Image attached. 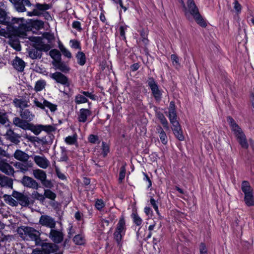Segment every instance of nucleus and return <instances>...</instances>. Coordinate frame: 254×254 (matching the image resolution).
I'll use <instances>...</instances> for the list:
<instances>
[{"instance_id": "nucleus-1", "label": "nucleus", "mask_w": 254, "mask_h": 254, "mask_svg": "<svg viewBox=\"0 0 254 254\" xmlns=\"http://www.w3.org/2000/svg\"><path fill=\"white\" fill-rule=\"evenodd\" d=\"M181 1L186 18L189 20L190 17L191 15L199 26L202 28H206L207 26V21L200 13L198 8L196 6L194 0H187V7L186 6L183 0H181Z\"/></svg>"}, {"instance_id": "nucleus-2", "label": "nucleus", "mask_w": 254, "mask_h": 254, "mask_svg": "<svg viewBox=\"0 0 254 254\" xmlns=\"http://www.w3.org/2000/svg\"><path fill=\"white\" fill-rule=\"evenodd\" d=\"M227 120L242 148L246 149H248L249 145L246 136L241 127L236 123L235 120L231 116H228Z\"/></svg>"}, {"instance_id": "nucleus-3", "label": "nucleus", "mask_w": 254, "mask_h": 254, "mask_svg": "<svg viewBox=\"0 0 254 254\" xmlns=\"http://www.w3.org/2000/svg\"><path fill=\"white\" fill-rule=\"evenodd\" d=\"M34 8L32 11H28L27 15L29 16H40L42 15L46 20H49L51 18V16L49 12L46 10L50 9L52 7V5L46 3H40L37 2L33 5Z\"/></svg>"}, {"instance_id": "nucleus-4", "label": "nucleus", "mask_w": 254, "mask_h": 254, "mask_svg": "<svg viewBox=\"0 0 254 254\" xmlns=\"http://www.w3.org/2000/svg\"><path fill=\"white\" fill-rule=\"evenodd\" d=\"M241 190L244 194V201L246 206H254V190L248 181H243L241 184Z\"/></svg>"}, {"instance_id": "nucleus-5", "label": "nucleus", "mask_w": 254, "mask_h": 254, "mask_svg": "<svg viewBox=\"0 0 254 254\" xmlns=\"http://www.w3.org/2000/svg\"><path fill=\"white\" fill-rule=\"evenodd\" d=\"M168 117L172 125V129L175 137L179 141H183L185 137L182 127L179 122L177 113L168 114Z\"/></svg>"}, {"instance_id": "nucleus-6", "label": "nucleus", "mask_w": 254, "mask_h": 254, "mask_svg": "<svg viewBox=\"0 0 254 254\" xmlns=\"http://www.w3.org/2000/svg\"><path fill=\"white\" fill-rule=\"evenodd\" d=\"M126 230L125 216L122 215L119 218L115 232L114 233V239L120 247L122 246V241L126 234Z\"/></svg>"}, {"instance_id": "nucleus-7", "label": "nucleus", "mask_w": 254, "mask_h": 254, "mask_svg": "<svg viewBox=\"0 0 254 254\" xmlns=\"http://www.w3.org/2000/svg\"><path fill=\"white\" fill-rule=\"evenodd\" d=\"M27 28L26 24L20 23L18 26L7 25L6 30L9 38H17L26 36Z\"/></svg>"}, {"instance_id": "nucleus-8", "label": "nucleus", "mask_w": 254, "mask_h": 254, "mask_svg": "<svg viewBox=\"0 0 254 254\" xmlns=\"http://www.w3.org/2000/svg\"><path fill=\"white\" fill-rule=\"evenodd\" d=\"M147 84L151 91V95L156 102H159L162 98V91L159 88V85L153 77H149Z\"/></svg>"}, {"instance_id": "nucleus-9", "label": "nucleus", "mask_w": 254, "mask_h": 254, "mask_svg": "<svg viewBox=\"0 0 254 254\" xmlns=\"http://www.w3.org/2000/svg\"><path fill=\"white\" fill-rule=\"evenodd\" d=\"M24 234L28 236L30 240L34 241L36 246L40 244L42 240L40 238V233L35 228L29 226H23L20 228Z\"/></svg>"}, {"instance_id": "nucleus-10", "label": "nucleus", "mask_w": 254, "mask_h": 254, "mask_svg": "<svg viewBox=\"0 0 254 254\" xmlns=\"http://www.w3.org/2000/svg\"><path fill=\"white\" fill-rule=\"evenodd\" d=\"M80 93L82 95L78 94L75 96L74 102L76 104L79 105L86 103H88L89 105L91 104V103L89 101L86 97L92 100H96L97 96L91 92L81 90Z\"/></svg>"}, {"instance_id": "nucleus-11", "label": "nucleus", "mask_w": 254, "mask_h": 254, "mask_svg": "<svg viewBox=\"0 0 254 254\" xmlns=\"http://www.w3.org/2000/svg\"><path fill=\"white\" fill-rule=\"evenodd\" d=\"M38 246L41 247L40 254H50L57 252L59 250V246L54 243H46L41 241Z\"/></svg>"}, {"instance_id": "nucleus-12", "label": "nucleus", "mask_w": 254, "mask_h": 254, "mask_svg": "<svg viewBox=\"0 0 254 254\" xmlns=\"http://www.w3.org/2000/svg\"><path fill=\"white\" fill-rule=\"evenodd\" d=\"M50 76L57 83H60L64 87H69L70 85L68 78L61 72L56 71L51 73Z\"/></svg>"}, {"instance_id": "nucleus-13", "label": "nucleus", "mask_w": 254, "mask_h": 254, "mask_svg": "<svg viewBox=\"0 0 254 254\" xmlns=\"http://www.w3.org/2000/svg\"><path fill=\"white\" fill-rule=\"evenodd\" d=\"M21 183L25 187L33 190H37L39 188H41V186L36 180L27 176L23 177Z\"/></svg>"}, {"instance_id": "nucleus-14", "label": "nucleus", "mask_w": 254, "mask_h": 254, "mask_svg": "<svg viewBox=\"0 0 254 254\" xmlns=\"http://www.w3.org/2000/svg\"><path fill=\"white\" fill-rule=\"evenodd\" d=\"M64 235L61 231L55 228L51 229L49 237L54 244L57 245L61 243L64 240Z\"/></svg>"}, {"instance_id": "nucleus-15", "label": "nucleus", "mask_w": 254, "mask_h": 254, "mask_svg": "<svg viewBox=\"0 0 254 254\" xmlns=\"http://www.w3.org/2000/svg\"><path fill=\"white\" fill-rule=\"evenodd\" d=\"M39 223L40 225L50 229L55 228L56 221L51 216L47 215H42L39 219Z\"/></svg>"}, {"instance_id": "nucleus-16", "label": "nucleus", "mask_w": 254, "mask_h": 254, "mask_svg": "<svg viewBox=\"0 0 254 254\" xmlns=\"http://www.w3.org/2000/svg\"><path fill=\"white\" fill-rule=\"evenodd\" d=\"M0 171L7 175H13L14 173L13 167L4 160H0Z\"/></svg>"}, {"instance_id": "nucleus-17", "label": "nucleus", "mask_w": 254, "mask_h": 254, "mask_svg": "<svg viewBox=\"0 0 254 254\" xmlns=\"http://www.w3.org/2000/svg\"><path fill=\"white\" fill-rule=\"evenodd\" d=\"M7 139L15 144H18L20 142V135L15 133L13 130L9 129L6 133Z\"/></svg>"}, {"instance_id": "nucleus-18", "label": "nucleus", "mask_w": 254, "mask_h": 254, "mask_svg": "<svg viewBox=\"0 0 254 254\" xmlns=\"http://www.w3.org/2000/svg\"><path fill=\"white\" fill-rule=\"evenodd\" d=\"M52 64L57 69L65 73H68L70 69V67L61 61V59L54 61L52 62Z\"/></svg>"}, {"instance_id": "nucleus-19", "label": "nucleus", "mask_w": 254, "mask_h": 254, "mask_svg": "<svg viewBox=\"0 0 254 254\" xmlns=\"http://www.w3.org/2000/svg\"><path fill=\"white\" fill-rule=\"evenodd\" d=\"M92 112L90 110L85 108L80 109L77 118L78 122L85 123L87 121V117L90 116Z\"/></svg>"}, {"instance_id": "nucleus-20", "label": "nucleus", "mask_w": 254, "mask_h": 254, "mask_svg": "<svg viewBox=\"0 0 254 254\" xmlns=\"http://www.w3.org/2000/svg\"><path fill=\"white\" fill-rule=\"evenodd\" d=\"M13 124L16 127H19L24 130H27L30 126V123L19 117H14L13 119Z\"/></svg>"}, {"instance_id": "nucleus-21", "label": "nucleus", "mask_w": 254, "mask_h": 254, "mask_svg": "<svg viewBox=\"0 0 254 254\" xmlns=\"http://www.w3.org/2000/svg\"><path fill=\"white\" fill-rule=\"evenodd\" d=\"M34 161L38 166L43 169H46L49 165V161L44 157L35 155Z\"/></svg>"}, {"instance_id": "nucleus-22", "label": "nucleus", "mask_w": 254, "mask_h": 254, "mask_svg": "<svg viewBox=\"0 0 254 254\" xmlns=\"http://www.w3.org/2000/svg\"><path fill=\"white\" fill-rule=\"evenodd\" d=\"M12 65L16 70L22 72L25 67V63L23 60L16 56L12 62Z\"/></svg>"}, {"instance_id": "nucleus-23", "label": "nucleus", "mask_w": 254, "mask_h": 254, "mask_svg": "<svg viewBox=\"0 0 254 254\" xmlns=\"http://www.w3.org/2000/svg\"><path fill=\"white\" fill-rule=\"evenodd\" d=\"M0 186L2 188L12 189L13 180L11 178L0 174Z\"/></svg>"}, {"instance_id": "nucleus-24", "label": "nucleus", "mask_w": 254, "mask_h": 254, "mask_svg": "<svg viewBox=\"0 0 254 254\" xmlns=\"http://www.w3.org/2000/svg\"><path fill=\"white\" fill-rule=\"evenodd\" d=\"M14 157L21 162H27L29 156L26 153L21 150L17 149L14 153Z\"/></svg>"}, {"instance_id": "nucleus-25", "label": "nucleus", "mask_w": 254, "mask_h": 254, "mask_svg": "<svg viewBox=\"0 0 254 254\" xmlns=\"http://www.w3.org/2000/svg\"><path fill=\"white\" fill-rule=\"evenodd\" d=\"M20 115L21 118L26 121L27 123L32 121L34 118V115L29 109L20 110Z\"/></svg>"}, {"instance_id": "nucleus-26", "label": "nucleus", "mask_w": 254, "mask_h": 254, "mask_svg": "<svg viewBox=\"0 0 254 254\" xmlns=\"http://www.w3.org/2000/svg\"><path fill=\"white\" fill-rule=\"evenodd\" d=\"M155 115L156 118L159 120L160 123L162 125L164 128L166 130H169V124L164 114L160 111H156L155 112Z\"/></svg>"}, {"instance_id": "nucleus-27", "label": "nucleus", "mask_w": 254, "mask_h": 254, "mask_svg": "<svg viewBox=\"0 0 254 254\" xmlns=\"http://www.w3.org/2000/svg\"><path fill=\"white\" fill-rule=\"evenodd\" d=\"M33 175L34 177L41 182L45 178H47V174L46 172L41 169H35L33 171Z\"/></svg>"}, {"instance_id": "nucleus-28", "label": "nucleus", "mask_w": 254, "mask_h": 254, "mask_svg": "<svg viewBox=\"0 0 254 254\" xmlns=\"http://www.w3.org/2000/svg\"><path fill=\"white\" fill-rule=\"evenodd\" d=\"M14 166L20 170V171L24 173L28 171L29 168L32 167V164H29L28 161L21 162H16Z\"/></svg>"}, {"instance_id": "nucleus-29", "label": "nucleus", "mask_w": 254, "mask_h": 254, "mask_svg": "<svg viewBox=\"0 0 254 254\" xmlns=\"http://www.w3.org/2000/svg\"><path fill=\"white\" fill-rule=\"evenodd\" d=\"M77 64L80 66H83L86 63V57L85 53L81 51H78L75 55Z\"/></svg>"}, {"instance_id": "nucleus-30", "label": "nucleus", "mask_w": 254, "mask_h": 254, "mask_svg": "<svg viewBox=\"0 0 254 254\" xmlns=\"http://www.w3.org/2000/svg\"><path fill=\"white\" fill-rule=\"evenodd\" d=\"M9 1L14 4L15 8L18 12H24L26 9L24 6L22 0H9Z\"/></svg>"}, {"instance_id": "nucleus-31", "label": "nucleus", "mask_w": 254, "mask_h": 254, "mask_svg": "<svg viewBox=\"0 0 254 254\" xmlns=\"http://www.w3.org/2000/svg\"><path fill=\"white\" fill-rule=\"evenodd\" d=\"M157 133L159 134V136L162 143L164 145H166L168 142L166 132L164 131L162 127L159 126L157 127Z\"/></svg>"}, {"instance_id": "nucleus-32", "label": "nucleus", "mask_w": 254, "mask_h": 254, "mask_svg": "<svg viewBox=\"0 0 254 254\" xmlns=\"http://www.w3.org/2000/svg\"><path fill=\"white\" fill-rule=\"evenodd\" d=\"M13 103L15 106L19 108L20 110H24L25 108L29 107L28 102L25 100L15 98L13 100Z\"/></svg>"}, {"instance_id": "nucleus-33", "label": "nucleus", "mask_w": 254, "mask_h": 254, "mask_svg": "<svg viewBox=\"0 0 254 254\" xmlns=\"http://www.w3.org/2000/svg\"><path fill=\"white\" fill-rule=\"evenodd\" d=\"M9 45L16 51H20L21 49V45L17 38H9Z\"/></svg>"}, {"instance_id": "nucleus-34", "label": "nucleus", "mask_w": 254, "mask_h": 254, "mask_svg": "<svg viewBox=\"0 0 254 254\" xmlns=\"http://www.w3.org/2000/svg\"><path fill=\"white\" fill-rule=\"evenodd\" d=\"M9 16L7 15L6 12L3 9L0 8V24L5 25L8 23Z\"/></svg>"}, {"instance_id": "nucleus-35", "label": "nucleus", "mask_w": 254, "mask_h": 254, "mask_svg": "<svg viewBox=\"0 0 254 254\" xmlns=\"http://www.w3.org/2000/svg\"><path fill=\"white\" fill-rule=\"evenodd\" d=\"M42 131H44L48 133L49 134V137L51 138V137H54V135L51 133L53 132H54L56 130V127L55 126L52 125H42Z\"/></svg>"}, {"instance_id": "nucleus-36", "label": "nucleus", "mask_w": 254, "mask_h": 254, "mask_svg": "<svg viewBox=\"0 0 254 254\" xmlns=\"http://www.w3.org/2000/svg\"><path fill=\"white\" fill-rule=\"evenodd\" d=\"M29 55L33 60L40 59L42 57V54L40 50L35 48L29 51Z\"/></svg>"}, {"instance_id": "nucleus-37", "label": "nucleus", "mask_w": 254, "mask_h": 254, "mask_svg": "<svg viewBox=\"0 0 254 254\" xmlns=\"http://www.w3.org/2000/svg\"><path fill=\"white\" fill-rule=\"evenodd\" d=\"M126 166L127 163L126 162H124L122 166L120 168L119 177L118 179L119 183H122L123 181L125 179L126 173Z\"/></svg>"}, {"instance_id": "nucleus-38", "label": "nucleus", "mask_w": 254, "mask_h": 254, "mask_svg": "<svg viewBox=\"0 0 254 254\" xmlns=\"http://www.w3.org/2000/svg\"><path fill=\"white\" fill-rule=\"evenodd\" d=\"M131 218L132 219L133 223L136 226H140L142 223V219L139 216L136 212H133L131 214Z\"/></svg>"}, {"instance_id": "nucleus-39", "label": "nucleus", "mask_w": 254, "mask_h": 254, "mask_svg": "<svg viewBox=\"0 0 254 254\" xmlns=\"http://www.w3.org/2000/svg\"><path fill=\"white\" fill-rule=\"evenodd\" d=\"M42 125H34L32 124H30V126L27 130H31L35 135H38L42 131V127H41Z\"/></svg>"}, {"instance_id": "nucleus-40", "label": "nucleus", "mask_w": 254, "mask_h": 254, "mask_svg": "<svg viewBox=\"0 0 254 254\" xmlns=\"http://www.w3.org/2000/svg\"><path fill=\"white\" fill-rule=\"evenodd\" d=\"M24 18L13 17L11 19L9 17V20H7L8 23H6L5 25L6 26H7V25H14L15 24H17L19 25L20 23H24Z\"/></svg>"}, {"instance_id": "nucleus-41", "label": "nucleus", "mask_w": 254, "mask_h": 254, "mask_svg": "<svg viewBox=\"0 0 254 254\" xmlns=\"http://www.w3.org/2000/svg\"><path fill=\"white\" fill-rule=\"evenodd\" d=\"M69 45L72 49L81 51V44L80 42L77 39H71L69 41Z\"/></svg>"}, {"instance_id": "nucleus-42", "label": "nucleus", "mask_w": 254, "mask_h": 254, "mask_svg": "<svg viewBox=\"0 0 254 254\" xmlns=\"http://www.w3.org/2000/svg\"><path fill=\"white\" fill-rule=\"evenodd\" d=\"M49 55L54 61L60 60L61 59V54L57 49H52L49 52Z\"/></svg>"}, {"instance_id": "nucleus-43", "label": "nucleus", "mask_w": 254, "mask_h": 254, "mask_svg": "<svg viewBox=\"0 0 254 254\" xmlns=\"http://www.w3.org/2000/svg\"><path fill=\"white\" fill-rule=\"evenodd\" d=\"M44 193L45 199L47 198L52 200H55L57 197V194L52 191L51 189H45Z\"/></svg>"}, {"instance_id": "nucleus-44", "label": "nucleus", "mask_w": 254, "mask_h": 254, "mask_svg": "<svg viewBox=\"0 0 254 254\" xmlns=\"http://www.w3.org/2000/svg\"><path fill=\"white\" fill-rule=\"evenodd\" d=\"M173 66L175 67L176 69H178L181 66V64L179 62V58L176 54H172L170 57Z\"/></svg>"}, {"instance_id": "nucleus-45", "label": "nucleus", "mask_w": 254, "mask_h": 254, "mask_svg": "<svg viewBox=\"0 0 254 254\" xmlns=\"http://www.w3.org/2000/svg\"><path fill=\"white\" fill-rule=\"evenodd\" d=\"M19 203L22 206H28L30 204L29 197L24 194L21 196L18 201Z\"/></svg>"}, {"instance_id": "nucleus-46", "label": "nucleus", "mask_w": 254, "mask_h": 254, "mask_svg": "<svg viewBox=\"0 0 254 254\" xmlns=\"http://www.w3.org/2000/svg\"><path fill=\"white\" fill-rule=\"evenodd\" d=\"M110 146L106 142L103 141L102 143V155L103 157L105 158L110 152Z\"/></svg>"}, {"instance_id": "nucleus-47", "label": "nucleus", "mask_w": 254, "mask_h": 254, "mask_svg": "<svg viewBox=\"0 0 254 254\" xmlns=\"http://www.w3.org/2000/svg\"><path fill=\"white\" fill-rule=\"evenodd\" d=\"M73 242L76 245H82L84 244L85 240L81 235L78 234L73 237Z\"/></svg>"}, {"instance_id": "nucleus-48", "label": "nucleus", "mask_w": 254, "mask_h": 254, "mask_svg": "<svg viewBox=\"0 0 254 254\" xmlns=\"http://www.w3.org/2000/svg\"><path fill=\"white\" fill-rule=\"evenodd\" d=\"M128 26L124 24V25L120 26L119 28V32L120 36L123 40H126V32L127 30Z\"/></svg>"}, {"instance_id": "nucleus-49", "label": "nucleus", "mask_w": 254, "mask_h": 254, "mask_svg": "<svg viewBox=\"0 0 254 254\" xmlns=\"http://www.w3.org/2000/svg\"><path fill=\"white\" fill-rule=\"evenodd\" d=\"M46 82L44 80H38L35 83L34 90L36 92L42 91L45 87Z\"/></svg>"}, {"instance_id": "nucleus-50", "label": "nucleus", "mask_w": 254, "mask_h": 254, "mask_svg": "<svg viewBox=\"0 0 254 254\" xmlns=\"http://www.w3.org/2000/svg\"><path fill=\"white\" fill-rule=\"evenodd\" d=\"M105 206V203L102 199L95 200V207L99 211H101Z\"/></svg>"}, {"instance_id": "nucleus-51", "label": "nucleus", "mask_w": 254, "mask_h": 254, "mask_svg": "<svg viewBox=\"0 0 254 254\" xmlns=\"http://www.w3.org/2000/svg\"><path fill=\"white\" fill-rule=\"evenodd\" d=\"M88 140L90 143L92 144H99L100 142L99 136L93 134H90L88 136Z\"/></svg>"}, {"instance_id": "nucleus-52", "label": "nucleus", "mask_w": 254, "mask_h": 254, "mask_svg": "<svg viewBox=\"0 0 254 254\" xmlns=\"http://www.w3.org/2000/svg\"><path fill=\"white\" fill-rule=\"evenodd\" d=\"M45 107L49 108L51 112H54L57 110V105L44 99Z\"/></svg>"}, {"instance_id": "nucleus-53", "label": "nucleus", "mask_w": 254, "mask_h": 254, "mask_svg": "<svg viewBox=\"0 0 254 254\" xmlns=\"http://www.w3.org/2000/svg\"><path fill=\"white\" fill-rule=\"evenodd\" d=\"M65 142L69 145H73L77 142L76 135L73 136H68L65 138Z\"/></svg>"}, {"instance_id": "nucleus-54", "label": "nucleus", "mask_w": 254, "mask_h": 254, "mask_svg": "<svg viewBox=\"0 0 254 254\" xmlns=\"http://www.w3.org/2000/svg\"><path fill=\"white\" fill-rule=\"evenodd\" d=\"M41 183L47 189H51L54 187V184L51 180H48L47 178H45Z\"/></svg>"}, {"instance_id": "nucleus-55", "label": "nucleus", "mask_w": 254, "mask_h": 254, "mask_svg": "<svg viewBox=\"0 0 254 254\" xmlns=\"http://www.w3.org/2000/svg\"><path fill=\"white\" fill-rule=\"evenodd\" d=\"M32 26L37 29H40L43 27L44 22L41 20H35L32 22Z\"/></svg>"}, {"instance_id": "nucleus-56", "label": "nucleus", "mask_w": 254, "mask_h": 254, "mask_svg": "<svg viewBox=\"0 0 254 254\" xmlns=\"http://www.w3.org/2000/svg\"><path fill=\"white\" fill-rule=\"evenodd\" d=\"M199 254H209L206 245L204 242H201L199 246Z\"/></svg>"}, {"instance_id": "nucleus-57", "label": "nucleus", "mask_w": 254, "mask_h": 254, "mask_svg": "<svg viewBox=\"0 0 254 254\" xmlns=\"http://www.w3.org/2000/svg\"><path fill=\"white\" fill-rule=\"evenodd\" d=\"M32 195L34 199L39 200L41 202L43 203L45 200L44 193L42 194L38 191H34Z\"/></svg>"}, {"instance_id": "nucleus-58", "label": "nucleus", "mask_w": 254, "mask_h": 254, "mask_svg": "<svg viewBox=\"0 0 254 254\" xmlns=\"http://www.w3.org/2000/svg\"><path fill=\"white\" fill-rule=\"evenodd\" d=\"M155 227H156V223L155 222H154L153 224H151L149 226L148 228L149 233L146 238L147 240L151 238L153 232H156V230H155Z\"/></svg>"}, {"instance_id": "nucleus-59", "label": "nucleus", "mask_w": 254, "mask_h": 254, "mask_svg": "<svg viewBox=\"0 0 254 254\" xmlns=\"http://www.w3.org/2000/svg\"><path fill=\"white\" fill-rule=\"evenodd\" d=\"M54 164H55V172H56V175H57V177L60 179H61L62 180H66V177L65 175L64 174H63V173L61 172L59 168V167L56 165V162H54Z\"/></svg>"}, {"instance_id": "nucleus-60", "label": "nucleus", "mask_w": 254, "mask_h": 254, "mask_svg": "<svg viewBox=\"0 0 254 254\" xmlns=\"http://www.w3.org/2000/svg\"><path fill=\"white\" fill-rule=\"evenodd\" d=\"M168 113L169 114L177 113L175 103L174 101H171L169 103Z\"/></svg>"}, {"instance_id": "nucleus-61", "label": "nucleus", "mask_w": 254, "mask_h": 254, "mask_svg": "<svg viewBox=\"0 0 254 254\" xmlns=\"http://www.w3.org/2000/svg\"><path fill=\"white\" fill-rule=\"evenodd\" d=\"M8 121V116L6 113L0 112V124L4 125Z\"/></svg>"}, {"instance_id": "nucleus-62", "label": "nucleus", "mask_w": 254, "mask_h": 254, "mask_svg": "<svg viewBox=\"0 0 254 254\" xmlns=\"http://www.w3.org/2000/svg\"><path fill=\"white\" fill-rule=\"evenodd\" d=\"M72 27L78 32H81L82 30L81 23L78 21H74L72 23Z\"/></svg>"}, {"instance_id": "nucleus-63", "label": "nucleus", "mask_w": 254, "mask_h": 254, "mask_svg": "<svg viewBox=\"0 0 254 254\" xmlns=\"http://www.w3.org/2000/svg\"><path fill=\"white\" fill-rule=\"evenodd\" d=\"M143 181L147 182V183H148V184L147 186V189H150L152 186V181L151 180V179H150V178L149 177V176L146 173L143 172Z\"/></svg>"}, {"instance_id": "nucleus-64", "label": "nucleus", "mask_w": 254, "mask_h": 254, "mask_svg": "<svg viewBox=\"0 0 254 254\" xmlns=\"http://www.w3.org/2000/svg\"><path fill=\"white\" fill-rule=\"evenodd\" d=\"M141 39H144L148 38V30L147 28H142L139 31Z\"/></svg>"}]
</instances>
